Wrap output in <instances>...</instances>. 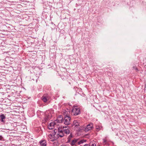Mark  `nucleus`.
Wrapping results in <instances>:
<instances>
[{
	"label": "nucleus",
	"instance_id": "1",
	"mask_svg": "<svg viewBox=\"0 0 146 146\" xmlns=\"http://www.w3.org/2000/svg\"><path fill=\"white\" fill-rule=\"evenodd\" d=\"M80 110L77 106L73 108L72 111V114L74 116H76L80 113Z\"/></svg>",
	"mask_w": 146,
	"mask_h": 146
},
{
	"label": "nucleus",
	"instance_id": "2",
	"mask_svg": "<svg viewBox=\"0 0 146 146\" xmlns=\"http://www.w3.org/2000/svg\"><path fill=\"white\" fill-rule=\"evenodd\" d=\"M55 131V130H54V132L55 133L54 135L52 134H50L48 135V139L50 140L51 141H53L57 139L56 137V132Z\"/></svg>",
	"mask_w": 146,
	"mask_h": 146
},
{
	"label": "nucleus",
	"instance_id": "3",
	"mask_svg": "<svg viewBox=\"0 0 146 146\" xmlns=\"http://www.w3.org/2000/svg\"><path fill=\"white\" fill-rule=\"evenodd\" d=\"M93 125L92 123H90L87 125L86 126L84 127L83 129L85 131H88L91 130L93 127Z\"/></svg>",
	"mask_w": 146,
	"mask_h": 146
},
{
	"label": "nucleus",
	"instance_id": "4",
	"mask_svg": "<svg viewBox=\"0 0 146 146\" xmlns=\"http://www.w3.org/2000/svg\"><path fill=\"white\" fill-rule=\"evenodd\" d=\"M67 116L64 117V124L66 125H68L70 124V116Z\"/></svg>",
	"mask_w": 146,
	"mask_h": 146
},
{
	"label": "nucleus",
	"instance_id": "5",
	"mask_svg": "<svg viewBox=\"0 0 146 146\" xmlns=\"http://www.w3.org/2000/svg\"><path fill=\"white\" fill-rule=\"evenodd\" d=\"M78 140V139H75L69 143L71 146H77V141Z\"/></svg>",
	"mask_w": 146,
	"mask_h": 146
},
{
	"label": "nucleus",
	"instance_id": "6",
	"mask_svg": "<svg viewBox=\"0 0 146 146\" xmlns=\"http://www.w3.org/2000/svg\"><path fill=\"white\" fill-rule=\"evenodd\" d=\"M58 132L57 134H56V137L57 139L59 138L60 137H62L64 136L63 131L62 130H60L58 129Z\"/></svg>",
	"mask_w": 146,
	"mask_h": 146
},
{
	"label": "nucleus",
	"instance_id": "7",
	"mask_svg": "<svg viewBox=\"0 0 146 146\" xmlns=\"http://www.w3.org/2000/svg\"><path fill=\"white\" fill-rule=\"evenodd\" d=\"M56 124L53 122L50 123L48 126V128L49 129L51 130L54 129V126Z\"/></svg>",
	"mask_w": 146,
	"mask_h": 146
},
{
	"label": "nucleus",
	"instance_id": "8",
	"mask_svg": "<svg viewBox=\"0 0 146 146\" xmlns=\"http://www.w3.org/2000/svg\"><path fill=\"white\" fill-rule=\"evenodd\" d=\"M41 146H46L47 143L45 140H42L40 141Z\"/></svg>",
	"mask_w": 146,
	"mask_h": 146
},
{
	"label": "nucleus",
	"instance_id": "9",
	"mask_svg": "<svg viewBox=\"0 0 146 146\" xmlns=\"http://www.w3.org/2000/svg\"><path fill=\"white\" fill-rule=\"evenodd\" d=\"M97 142L94 141L90 142L89 144V146H96Z\"/></svg>",
	"mask_w": 146,
	"mask_h": 146
},
{
	"label": "nucleus",
	"instance_id": "10",
	"mask_svg": "<svg viewBox=\"0 0 146 146\" xmlns=\"http://www.w3.org/2000/svg\"><path fill=\"white\" fill-rule=\"evenodd\" d=\"M47 99L48 97L44 95L41 98V99L44 102H47Z\"/></svg>",
	"mask_w": 146,
	"mask_h": 146
},
{
	"label": "nucleus",
	"instance_id": "11",
	"mask_svg": "<svg viewBox=\"0 0 146 146\" xmlns=\"http://www.w3.org/2000/svg\"><path fill=\"white\" fill-rule=\"evenodd\" d=\"M0 118H1V121L3 123H4V121L3 119H5V116L3 114L0 115Z\"/></svg>",
	"mask_w": 146,
	"mask_h": 146
},
{
	"label": "nucleus",
	"instance_id": "12",
	"mask_svg": "<svg viewBox=\"0 0 146 146\" xmlns=\"http://www.w3.org/2000/svg\"><path fill=\"white\" fill-rule=\"evenodd\" d=\"M79 123L77 120H75L73 121V125H74L75 127H77L79 126Z\"/></svg>",
	"mask_w": 146,
	"mask_h": 146
},
{
	"label": "nucleus",
	"instance_id": "13",
	"mask_svg": "<svg viewBox=\"0 0 146 146\" xmlns=\"http://www.w3.org/2000/svg\"><path fill=\"white\" fill-rule=\"evenodd\" d=\"M96 131H100L101 129L103 130V129L102 126L100 125H96Z\"/></svg>",
	"mask_w": 146,
	"mask_h": 146
},
{
	"label": "nucleus",
	"instance_id": "14",
	"mask_svg": "<svg viewBox=\"0 0 146 146\" xmlns=\"http://www.w3.org/2000/svg\"><path fill=\"white\" fill-rule=\"evenodd\" d=\"M86 141V140L84 139H82L78 141H77V144L78 145H80L81 144H82L84 142H85Z\"/></svg>",
	"mask_w": 146,
	"mask_h": 146
},
{
	"label": "nucleus",
	"instance_id": "15",
	"mask_svg": "<svg viewBox=\"0 0 146 146\" xmlns=\"http://www.w3.org/2000/svg\"><path fill=\"white\" fill-rule=\"evenodd\" d=\"M70 113V112L69 111H67L66 110H64L63 111V113L64 115H65V117L67 115V116H69V113Z\"/></svg>",
	"mask_w": 146,
	"mask_h": 146
},
{
	"label": "nucleus",
	"instance_id": "16",
	"mask_svg": "<svg viewBox=\"0 0 146 146\" xmlns=\"http://www.w3.org/2000/svg\"><path fill=\"white\" fill-rule=\"evenodd\" d=\"M63 131L64 133L67 134H69L70 132V130L68 129H63Z\"/></svg>",
	"mask_w": 146,
	"mask_h": 146
},
{
	"label": "nucleus",
	"instance_id": "17",
	"mask_svg": "<svg viewBox=\"0 0 146 146\" xmlns=\"http://www.w3.org/2000/svg\"><path fill=\"white\" fill-rule=\"evenodd\" d=\"M72 137V135L71 134H70L68 138V142H70L71 138Z\"/></svg>",
	"mask_w": 146,
	"mask_h": 146
},
{
	"label": "nucleus",
	"instance_id": "18",
	"mask_svg": "<svg viewBox=\"0 0 146 146\" xmlns=\"http://www.w3.org/2000/svg\"><path fill=\"white\" fill-rule=\"evenodd\" d=\"M57 119H59L58 120H59L60 122H62V120L63 118L62 117L61 115H60L59 116L57 117Z\"/></svg>",
	"mask_w": 146,
	"mask_h": 146
},
{
	"label": "nucleus",
	"instance_id": "19",
	"mask_svg": "<svg viewBox=\"0 0 146 146\" xmlns=\"http://www.w3.org/2000/svg\"><path fill=\"white\" fill-rule=\"evenodd\" d=\"M59 120L58 119H57L54 122L56 124L57 123H62V122H60L59 120Z\"/></svg>",
	"mask_w": 146,
	"mask_h": 146
},
{
	"label": "nucleus",
	"instance_id": "20",
	"mask_svg": "<svg viewBox=\"0 0 146 146\" xmlns=\"http://www.w3.org/2000/svg\"><path fill=\"white\" fill-rule=\"evenodd\" d=\"M103 140L104 143H106L107 141L105 139H104Z\"/></svg>",
	"mask_w": 146,
	"mask_h": 146
},
{
	"label": "nucleus",
	"instance_id": "21",
	"mask_svg": "<svg viewBox=\"0 0 146 146\" xmlns=\"http://www.w3.org/2000/svg\"><path fill=\"white\" fill-rule=\"evenodd\" d=\"M3 137L2 136L0 135V140H1L2 139Z\"/></svg>",
	"mask_w": 146,
	"mask_h": 146
},
{
	"label": "nucleus",
	"instance_id": "22",
	"mask_svg": "<svg viewBox=\"0 0 146 146\" xmlns=\"http://www.w3.org/2000/svg\"><path fill=\"white\" fill-rule=\"evenodd\" d=\"M84 146H89V145L88 144H86Z\"/></svg>",
	"mask_w": 146,
	"mask_h": 146
},
{
	"label": "nucleus",
	"instance_id": "23",
	"mask_svg": "<svg viewBox=\"0 0 146 146\" xmlns=\"http://www.w3.org/2000/svg\"><path fill=\"white\" fill-rule=\"evenodd\" d=\"M60 146H65V145L64 144L62 145H61Z\"/></svg>",
	"mask_w": 146,
	"mask_h": 146
},
{
	"label": "nucleus",
	"instance_id": "24",
	"mask_svg": "<svg viewBox=\"0 0 146 146\" xmlns=\"http://www.w3.org/2000/svg\"><path fill=\"white\" fill-rule=\"evenodd\" d=\"M65 146H69L68 145H65Z\"/></svg>",
	"mask_w": 146,
	"mask_h": 146
},
{
	"label": "nucleus",
	"instance_id": "25",
	"mask_svg": "<svg viewBox=\"0 0 146 146\" xmlns=\"http://www.w3.org/2000/svg\"><path fill=\"white\" fill-rule=\"evenodd\" d=\"M66 127V126L65 127H63V128H65V127Z\"/></svg>",
	"mask_w": 146,
	"mask_h": 146
},
{
	"label": "nucleus",
	"instance_id": "26",
	"mask_svg": "<svg viewBox=\"0 0 146 146\" xmlns=\"http://www.w3.org/2000/svg\"><path fill=\"white\" fill-rule=\"evenodd\" d=\"M136 69V70H138L137 68H136V69Z\"/></svg>",
	"mask_w": 146,
	"mask_h": 146
}]
</instances>
